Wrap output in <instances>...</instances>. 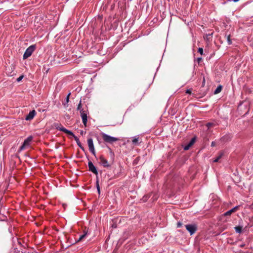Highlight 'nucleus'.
<instances>
[{"mask_svg":"<svg viewBox=\"0 0 253 253\" xmlns=\"http://www.w3.org/2000/svg\"><path fill=\"white\" fill-rule=\"evenodd\" d=\"M56 126V129H57L58 130H60L61 131H63L68 134H73V132L71 131V130H69L67 129H66V128L63 127L61 126V125H55V126Z\"/></svg>","mask_w":253,"mask_h":253,"instance_id":"9","label":"nucleus"},{"mask_svg":"<svg viewBox=\"0 0 253 253\" xmlns=\"http://www.w3.org/2000/svg\"><path fill=\"white\" fill-rule=\"evenodd\" d=\"M86 235H87V232L84 231V233L80 236L77 242L82 241L86 236Z\"/></svg>","mask_w":253,"mask_h":253,"instance_id":"18","label":"nucleus"},{"mask_svg":"<svg viewBox=\"0 0 253 253\" xmlns=\"http://www.w3.org/2000/svg\"><path fill=\"white\" fill-rule=\"evenodd\" d=\"M36 46L35 45H31L29 47H28L26 51H25L23 58V59H26L30 57L34 51L35 50Z\"/></svg>","mask_w":253,"mask_h":253,"instance_id":"4","label":"nucleus"},{"mask_svg":"<svg viewBox=\"0 0 253 253\" xmlns=\"http://www.w3.org/2000/svg\"><path fill=\"white\" fill-rule=\"evenodd\" d=\"M205 79H204V80H203V83H205Z\"/></svg>","mask_w":253,"mask_h":253,"instance_id":"35","label":"nucleus"},{"mask_svg":"<svg viewBox=\"0 0 253 253\" xmlns=\"http://www.w3.org/2000/svg\"><path fill=\"white\" fill-rule=\"evenodd\" d=\"M80 114L84 125V126H86L87 122V116L89 114V112L87 107H86L84 110H81Z\"/></svg>","mask_w":253,"mask_h":253,"instance_id":"3","label":"nucleus"},{"mask_svg":"<svg viewBox=\"0 0 253 253\" xmlns=\"http://www.w3.org/2000/svg\"><path fill=\"white\" fill-rule=\"evenodd\" d=\"M14 66L12 64L7 66L6 68V74L9 77L13 76L15 75V73L14 72Z\"/></svg>","mask_w":253,"mask_h":253,"instance_id":"7","label":"nucleus"},{"mask_svg":"<svg viewBox=\"0 0 253 253\" xmlns=\"http://www.w3.org/2000/svg\"><path fill=\"white\" fill-rule=\"evenodd\" d=\"M36 115V112L35 110H33L31 111L28 114H27L25 117V120L26 121H30L32 120L35 115Z\"/></svg>","mask_w":253,"mask_h":253,"instance_id":"12","label":"nucleus"},{"mask_svg":"<svg viewBox=\"0 0 253 253\" xmlns=\"http://www.w3.org/2000/svg\"><path fill=\"white\" fill-rule=\"evenodd\" d=\"M81 100H80V103L79 104H78V107H77V110L78 111H80V112H81V110H84L85 109V108H82V103H81Z\"/></svg>","mask_w":253,"mask_h":253,"instance_id":"19","label":"nucleus"},{"mask_svg":"<svg viewBox=\"0 0 253 253\" xmlns=\"http://www.w3.org/2000/svg\"><path fill=\"white\" fill-rule=\"evenodd\" d=\"M202 60V57H198L197 59V61L198 63H200Z\"/></svg>","mask_w":253,"mask_h":253,"instance_id":"31","label":"nucleus"},{"mask_svg":"<svg viewBox=\"0 0 253 253\" xmlns=\"http://www.w3.org/2000/svg\"><path fill=\"white\" fill-rule=\"evenodd\" d=\"M24 77V76L23 75H21L19 77H18L17 79H16V81L17 82H20L23 78Z\"/></svg>","mask_w":253,"mask_h":253,"instance_id":"23","label":"nucleus"},{"mask_svg":"<svg viewBox=\"0 0 253 253\" xmlns=\"http://www.w3.org/2000/svg\"><path fill=\"white\" fill-rule=\"evenodd\" d=\"M236 232L238 233H241L242 232V227L240 226H237L234 227Z\"/></svg>","mask_w":253,"mask_h":253,"instance_id":"17","label":"nucleus"},{"mask_svg":"<svg viewBox=\"0 0 253 253\" xmlns=\"http://www.w3.org/2000/svg\"><path fill=\"white\" fill-rule=\"evenodd\" d=\"M239 208V206H237L224 213L225 216L230 215L232 213L236 211Z\"/></svg>","mask_w":253,"mask_h":253,"instance_id":"13","label":"nucleus"},{"mask_svg":"<svg viewBox=\"0 0 253 253\" xmlns=\"http://www.w3.org/2000/svg\"><path fill=\"white\" fill-rule=\"evenodd\" d=\"M87 142L89 151L91 153V154L93 155H94L95 157L96 153L92 138H88L87 140Z\"/></svg>","mask_w":253,"mask_h":253,"instance_id":"6","label":"nucleus"},{"mask_svg":"<svg viewBox=\"0 0 253 253\" xmlns=\"http://www.w3.org/2000/svg\"><path fill=\"white\" fill-rule=\"evenodd\" d=\"M196 137H193L190 141L183 146L184 150H188L195 142Z\"/></svg>","mask_w":253,"mask_h":253,"instance_id":"10","label":"nucleus"},{"mask_svg":"<svg viewBox=\"0 0 253 253\" xmlns=\"http://www.w3.org/2000/svg\"><path fill=\"white\" fill-rule=\"evenodd\" d=\"M70 94H71V93H69L67 95V97H66V103H68V102H69V96H70Z\"/></svg>","mask_w":253,"mask_h":253,"instance_id":"28","label":"nucleus"},{"mask_svg":"<svg viewBox=\"0 0 253 253\" xmlns=\"http://www.w3.org/2000/svg\"><path fill=\"white\" fill-rule=\"evenodd\" d=\"M100 135H101L104 141L107 143H113V142L119 140L118 138L109 135L104 132H101Z\"/></svg>","mask_w":253,"mask_h":253,"instance_id":"1","label":"nucleus"},{"mask_svg":"<svg viewBox=\"0 0 253 253\" xmlns=\"http://www.w3.org/2000/svg\"><path fill=\"white\" fill-rule=\"evenodd\" d=\"M78 146L83 151H85V149H84V148L83 146V145H82V144H80L78 145Z\"/></svg>","mask_w":253,"mask_h":253,"instance_id":"30","label":"nucleus"},{"mask_svg":"<svg viewBox=\"0 0 253 253\" xmlns=\"http://www.w3.org/2000/svg\"><path fill=\"white\" fill-rule=\"evenodd\" d=\"M33 139V137L32 136H30L26 138L21 146L20 147L18 150V152L20 153L22 150H24L27 147H28L30 145V143Z\"/></svg>","mask_w":253,"mask_h":253,"instance_id":"2","label":"nucleus"},{"mask_svg":"<svg viewBox=\"0 0 253 253\" xmlns=\"http://www.w3.org/2000/svg\"><path fill=\"white\" fill-rule=\"evenodd\" d=\"M232 0L234 2H237V1H239L240 0Z\"/></svg>","mask_w":253,"mask_h":253,"instance_id":"34","label":"nucleus"},{"mask_svg":"<svg viewBox=\"0 0 253 253\" xmlns=\"http://www.w3.org/2000/svg\"><path fill=\"white\" fill-rule=\"evenodd\" d=\"M78 146L83 151H85V149H84V148L83 146V145H82V144H80L78 145Z\"/></svg>","mask_w":253,"mask_h":253,"instance_id":"29","label":"nucleus"},{"mask_svg":"<svg viewBox=\"0 0 253 253\" xmlns=\"http://www.w3.org/2000/svg\"><path fill=\"white\" fill-rule=\"evenodd\" d=\"M182 225V223L180 222V221H178L177 223V228H179L180 227H181Z\"/></svg>","mask_w":253,"mask_h":253,"instance_id":"27","label":"nucleus"},{"mask_svg":"<svg viewBox=\"0 0 253 253\" xmlns=\"http://www.w3.org/2000/svg\"><path fill=\"white\" fill-rule=\"evenodd\" d=\"M222 89V86L221 85H218L216 89L214 91V94H216L221 92Z\"/></svg>","mask_w":253,"mask_h":253,"instance_id":"15","label":"nucleus"},{"mask_svg":"<svg viewBox=\"0 0 253 253\" xmlns=\"http://www.w3.org/2000/svg\"><path fill=\"white\" fill-rule=\"evenodd\" d=\"M227 40L228 44L229 45H231L232 42V41H231V40L230 39V35L227 36Z\"/></svg>","mask_w":253,"mask_h":253,"instance_id":"22","label":"nucleus"},{"mask_svg":"<svg viewBox=\"0 0 253 253\" xmlns=\"http://www.w3.org/2000/svg\"><path fill=\"white\" fill-rule=\"evenodd\" d=\"M88 166L89 170L90 171H91L93 173L95 174L96 175L98 174V172H97L96 167L93 165V163L91 161H89L88 162Z\"/></svg>","mask_w":253,"mask_h":253,"instance_id":"11","label":"nucleus"},{"mask_svg":"<svg viewBox=\"0 0 253 253\" xmlns=\"http://www.w3.org/2000/svg\"><path fill=\"white\" fill-rule=\"evenodd\" d=\"M70 135H72L74 137V138L75 140L76 141L78 146L81 144V142L80 141V140H79V138L77 136H76L73 133V134H70Z\"/></svg>","mask_w":253,"mask_h":253,"instance_id":"16","label":"nucleus"},{"mask_svg":"<svg viewBox=\"0 0 253 253\" xmlns=\"http://www.w3.org/2000/svg\"><path fill=\"white\" fill-rule=\"evenodd\" d=\"M223 155V153H221L216 158H215L213 161V162L214 163H217L218 162V161L219 160V159L222 157Z\"/></svg>","mask_w":253,"mask_h":253,"instance_id":"21","label":"nucleus"},{"mask_svg":"<svg viewBox=\"0 0 253 253\" xmlns=\"http://www.w3.org/2000/svg\"><path fill=\"white\" fill-rule=\"evenodd\" d=\"M213 33H211V34H209L208 35H207V36H212Z\"/></svg>","mask_w":253,"mask_h":253,"instance_id":"33","label":"nucleus"},{"mask_svg":"<svg viewBox=\"0 0 253 253\" xmlns=\"http://www.w3.org/2000/svg\"><path fill=\"white\" fill-rule=\"evenodd\" d=\"M191 92H192V90H191V89H190V88L187 89V90H186V91H185L186 93L189 94H191Z\"/></svg>","mask_w":253,"mask_h":253,"instance_id":"25","label":"nucleus"},{"mask_svg":"<svg viewBox=\"0 0 253 253\" xmlns=\"http://www.w3.org/2000/svg\"><path fill=\"white\" fill-rule=\"evenodd\" d=\"M186 230L189 232L190 235L194 234L197 230V226L196 224H189L185 225Z\"/></svg>","mask_w":253,"mask_h":253,"instance_id":"5","label":"nucleus"},{"mask_svg":"<svg viewBox=\"0 0 253 253\" xmlns=\"http://www.w3.org/2000/svg\"><path fill=\"white\" fill-rule=\"evenodd\" d=\"M132 142L134 145H138L140 143L141 141H139V137L138 136H135L132 137Z\"/></svg>","mask_w":253,"mask_h":253,"instance_id":"14","label":"nucleus"},{"mask_svg":"<svg viewBox=\"0 0 253 253\" xmlns=\"http://www.w3.org/2000/svg\"><path fill=\"white\" fill-rule=\"evenodd\" d=\"M100 163L104 168H110L111 165L109 164L108 161L103 156H100L99 157Z\"/></svg>","mask_w":253,"mask_h":253,"instance_id":"8","label":"nucleus"},{"mask_svg":"<svg viewBox=\"0 0 253 253\" xmlns=\"http://www.w3.org/2000/svg\"><path fill=\"white\" fill-rule=\"evenodd\" d=\"M198 52L200 53V54L203 55V49L202 47H199L198 50Z\"/></svg>","mask_w":253,"mask_h":253,"instance_id":"24","label":"nucleus"},{"mask_svg":"<svg viewBox=\"0 0 253 253\" xmlns=\"http://www.w3.org/2000/svg\"><path fill=\"white\" fill-rule=\"evenodd\" d=\"M215 146V142L214 141H212L211 143V146L214 147Z\"/></svg>","mask_w":253,"mask_h":253,"instance_id":"32","label":"nucleus"},{"mask_svg":"<svg viewBox=\"0 0 253 253\" xmlns=\"http://www.w3.org/2000/svg\"><path fill=\"white\" fill-rule=\"evenodd\" d=\"M213 125V124L211 123H208L206 125V126L208 127V128H210V127H211V126H212Z\"/></svg>","mask_w":253,"mask_h":253,"instance_id":"26","label":"nucleus"},{"mask_svg":"<svg viewBox=\"0 0 253 253\" xmlns=\"http://www.w3.org/2000/svg\"><path fill=\"white\" fill-rule=\"evenodd\" d=\"M83 133H84V131H82L81 132V134H83Z\"/></svg>","mask_w":253,"mask_h":253,"instance_id":"36","label":"nucleus"},{"mask_svg":"<svg viewBox=\"0 0 253 253\" xmlns=\"http://www.w3.org/2000/svg\"><path fill=\"white\" fill-rule=\"evenodd\" d=\"M96 187L97 190V192L98 194H100V187L99 184V180L98 179H97V180L96 181Z\"/></svg>","mask_w":253,"mask_h":253,"instance_id":"20","label":"nucleus"}]
</instances>
